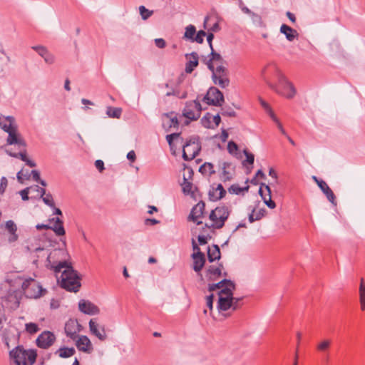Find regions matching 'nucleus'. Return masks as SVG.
Here are the masks:
<instances>
[{"instance_id": "obj_51", "label": "nucleus", "mask_w": 365, "mask_h": 365, "mask_svg": "<svg viewBox=\"0 0 365 365\" xmlns=\"http://www.w3.org/2000/svg\"><path fill=\"white\" fill-rule=\"evenodd\" d=\"M207 35L206 32L203 30L199 31L195 38H193V42L195 41L198 43H202L204 41V36Z\"/></svg>"}, {"instance_id": "obj_9", "label": "nucleus", "mask_w": 365, "mask_h": 365, "mask_svg": "<svg viewBox=\"0 0 365 365\" xmlns=\"http://www.w3.org/2000/svg\"><path fill=\"white\" fill-rule=\"evenodd\" d=\"M83 327L77 319H70L65 324V334L72 340H76L78 336V333L81 331Z\"/></svg>"}, {"instance_id": "obj_17", "label": "nucleus", "mask_w": 365, "mask_h": 365, "mask_svg": "<svg viewBox=\"0 0 365 365\" xmlns=\"http://www.w3.org/2000/svg\"><path fill=\"white\" fill-rule=\"evenodd\" d=\"M232 165L230 162H219V167L221 170V173L220 174V179L225 182L227 181H230L232 179L233 173L230 172V170H234V168H232Z\"/></svg>"}, {"instance_id": "obj_37", "label": "nucleus", "mask_w": 365, "mask_h": 365, "mask_svg": "<svg viewBox=\"0 0 365 365\" xmlns=\"http://www.w3.org/2000/svg\"><path fill=\"white\" fill-rule=\"evenodd\" d=\"M182 192L185 195H189L193 193L192 192V183L189 181L188 178H186L185 175H183V182L181 184Z\"/></svg>"}, {"instance_id": "obj_48", "label": "nucleus", "mask_w": 365, "mask_h": 365, "mask_svg": "<svg viewBox=\"0 0 365 365\" xmlns=\"http://www.w3.org/2000/svg\"><path fill=\"white\" fill-rule=\"evenodd\" d=\"M221 114L223 116L235 117L236 112L230 107H223L221 109Z\"/></svg>"}, {"instance_id": "obj_11", "label": "nucleus", "mask_w": 365, "mask_h": 365, "mask_svg": "<svg viewBox=\"0 0 365 365\" xmlns=\"http://www.w3.org/2000/svg\"><path fill=\"white\" fill-rule=\"evenodd\" d=\"M50 221H53V226L45 224H38L36 227L37 230H52L56 235L63 236L65 235V230L63 225V221L59 217L52 218Z\"/></svg>"}, {"instance_id": "obj_53", "label": "nucleus", "mask_w": 365, "mask_h": 365, "mask_svg": "<svg viewBox=\"0 0 365 365\" xmlns=\"http://www.w3.org/2000/svg\"><path fill=\"white\" fill-rule=\"evenodd\" d=\"M8 185V180L6 177H1L0 179V195H2L6 191Z\"/></svg>"}, {"instance_id": "obj_60", "label": "nucleus", "mask_w": 365, "mask_h": 365, "mask_svg": "<svg viewBox=\"0 0 365 365\" xmlns=\"http://www.w3.org/2000/svg\"><path fill=\"white\" fill-rule=\"evenodd\" d=\"M95 166L96 168L100 171L102 172L105 168H104V163L101 160H97L95 162Z\"/></svg>"}, {"instance_id": "obj_19", "label": "nucleus", "mask_w": 365, "mask_h": 365, "mask_svg": "<svg viewBox=\"0 0 365 365\" xmlns=\"http://www.w3.org/2000/svg\"><path fill=\"white\" fill-rule=\"evenodd\" d=\"M31 48L36 51L38 54L43 58L46 63L53 64L55 62V56L50 53L45 46H34Z\"/></svg>"}, {"instance_id": "obj_30", "label": "nucleus", "mask_w": 365, "mask_h": 365, "mask_svg": "<svg viewBox=\"0 0 365 365\" xmlns=\"http://www.w3.org/2000/svg\"><path fill=\"white\" fill-rule=\"evenodd\" d=\"M221 253L220 247L217 245H213L212 247L207 248V258L210 262H213L215 260L220 259Z\"/></svg>"}, {"instance_id": "obj_4", "label": "nucleus", "mask_w": 365, "mask_h": 365, "mask_svg": "<svg viewBox=\"0 0 365 365\" xmlns=\"http://www.w3.org/2000/svg\"><path fill=\"white\" fill-rule=\"evenodd\" d=\"M230 209L224 205L218 206L212 210L209 215V219L212 222L210 227L213 229L222 228L230 215Z\"/></svg>"}, {"instance_id": "obj_32", "label": "nucleus", "mask_w": 365, "mask_h": 365, "mask_svg": "<svg viewBox=\"0 0 365 365\" xmlns=\"http://www.w3.org/2000/svg\"><path fill=\"white\" fill-rule=\"evenodd\" d=\"M76 353V349L73 347L61 346L55 351L60 358H69L73 356Z\"/></svg>"}, {"instance_id": "obj_50", "label": "nucleus", "mask_w": 365, "mask_h": 365, "mask_svg": "<svg viewBox=\"0 0 365 365\" xmlns=\"http://www.w3.org/2000/svg\"><path fill=\"white\" fill-rule=\"evenodd\" d=\"M26 330L30 334H35L38 331V327L36 324L30 322L26 324Z\"/></svg>"}, {"instance_id": "obj_20", "label": "nucleus", "mask_w": 365, "mask_h": 365, "mask_svg": "<svg viewBox=\"0 0 365 365\" xmlns=\"http://www.w3.org/2000/svg\"><path fill=\"white\" fill-rule=\"evenodd\" d=\"M191 257L193 259L192 269L196 272H200L206 261L205 254L202 252H193Z\"/></svg>"}, {"instance_id": "obj_16", "label": "nucleus", "mask_w": 365, "mask_h": 365, "mask_svg": "<svg viewBox=\"0 0 365 365\" xmlns=\"http://www.w3.org/2000/svg\"><path fill=\"white\" fill-rule=\"evenodd\" d=\"M79 310L88 315H95L100 313L99 308L90 301L81 299L78 302Z\"/></svg>"}, {"instance_id": "obj_52", "label": "nucleus", "mask_w": 365, "mask_h": 365, "mask_svg": "<svg viewBox=\"0 0 365 365\" xmlns=\"http://www.w3.org/2000/svg\"><path fill=\"white\" fill-rule=\"evenodd\" d=\"M16 177L18 181L21 183H23L24 178L26 180H29L30 178V174L29 173L28 170L24 174L23 170H21L19 172L17 173Z\"/></svg>"}, {"instance_id": "obj_57", "label": "nucleus", "mask_w": 365, "mask_h": 365, "mask_svg": "<svg viewBox=\"0 0 365 365\" xmlns=\"http://www.w3.org/2000/svg\"><path fill=\"white\" fill-rule=\"evenodd\" d=\"M180 135V133H174L169 134V135H166V140L170 147L173 145V141L174 138L179 137Z\"/></svg>"}, {"instance_id": "obj_1", "label": "nucleus", "mask_w": 365, "mask_h": 365, "mask_svg": "<svg viewBox=\"0 0 365 365\" xmlns=\"http://www.w3.org/2000/svg\"><path fill=\"white\" fill-rule=\"evenodd\" d=\"M53 268L56 273L60 272L63 268H65L61 274V287L70 292H76L78 291L81 287V278L78 272L73 269L72 266L68 265L67 262L63 261L59 262Z\"/></svg>"}, {"instance_id": "obj_14", "label": "nucleus", "mask_w": 365, "mask_h": 365, "mask_svg": "<svg viewBox=\"0 0 365 365\" xmlns=\"http://www.w3.org/2000/svg\"><path fill=\"white\" fill-rule=\"evenodd\" d=\"M202 61L207 66L209 70H212L214 66V62L222 63L224 59L222 56L215 51L213 48L210 50V53L207 57L202 56Z\"/></svg>"}, {"instance_id": "obj_49", "label": "nucleus", "mask_w": 365, "mask_h": 365, "mask_svg": "<svg viewBox=\"0 0 365 365\" xmlns=\"http://www.w3.org/2000/svg\"><path fill=\"white\" fill-rule=\"evenodd\" d=\"M243 153L246 156V160H245L242 162V164L245 165V163H247L250 165H252L254 163V160H255L254 155L251 153H249L247 150H244Z\"/></svg>"}, {"instance_id": "obj_27", "label": "nucleus", "mask_w": 365, "mask_h": 365, "mask_svg": "<svg viewBox=\"0 0 365 365\" xmlns=\"http://www.w3.org/2000/svg\"><path fill=\"white\" fill-rule=\"evenodd\" d=\"M14 122L15 119L12 116H0V127L6 133L16 126Z\"/></svg>"}, {"instance_id": "obj_21", "label": "nucleus", "mask_w": 365, "mask_h": 365, "mask_svg": "<svg viewBox=\"0 0 365 365\" xmlns=\"http://www.w3.org/2000/svg\"><path fill=\"white\" fill-rule=\"evenodd\" d=\"M187 59H189L185 64V72L191 73L194 68L198 66V54L196 52H192L185 55Z\"/></svg>"}, {"instance_id": "obj_47", "label": "nucleus", "mask_w": 365, "mask_h": 365, "mask_svg": "<svg viewBox=\"0 0 365 365\" xmlns=\"http://www.w3.org/2000/svg\"><path fill=\"white\" fill-rule=\"evenodd\" d=\"M43 202L50 207H54V201L53 196L51 193H47L46 195H44L42 198Z\"/></svg>"}, {"instance_id": "obj_5", "label": "nucleus", "mask_w": 365, "mask_h": 365, "mask_svg": "<svg viewBox=\"0 0 365 365\" xmlns=\"http://www.w3.org/2000/svg\"><path fill=\"white\" fill-rule=\"evenodd\" d=\"M201 150L200 138L197 135L191 136L183 145L182 158L185 161L194 159Z\"/></svg>"}, {"instance_id": "obj_56", "label": "nucleus", "mask_w": 365, "mask_h": 365, "mask_svg": "<svg viewBox=\"0 0 365 365\" xmlns=\"http://www.w3.org/2000/svg\"><path fill=\"white\" fill-rule=\"evenodd\" d=\"M242 299V297H233V302H232V307H231V309L232 311H236L239 309L240 307V302Z\"/></svg>"}, {"instance_id": "obj_54", "label": "nucleus", "mask_w": 365, "mask_h": 365, "mask_svg": "<svg viewBox=\"0 0 365 365\" xmlns=\"http://www.w3.org/2000/svg\"><path fill=\"white\" fill-rule=\"evenodd\" d=\"M30 189H33V187H27L21 190L19 192V194L21 196L22 200H24V201L29 200V193Z\"/></svg>"}, {"instance_id": "obj_3", "label": "nucleus", "mask_w": 365, "mask_h": 365, "mask_svg": "<svg viewBox=\"0 0 365 365\" xmlns=\"http://www.w3.org/2000/svg\"><path fill=\"white\" fill-rule=\"evenodd\" d=\"M269 86L278 94L287 98H292L296 93L294 86L289 83L286 77L281 73H277V84L274 85L269 83Z\"/></svg>"}, {"instance_id": "obj_42", "label": "nucleus", "mask_w": 365, "mask_h": 365, "mask_svg": "<svg viewBox=\"0 0 365 365\" xmlns=\"http://www.w3.org/2000/svg\"><path fill=\"white\" fill-rule=\"evenodd\" d=\"M212 118V115L210 113H206L201 119L202 125L207 128H214L211 121Z\"/></svg>"}, {"instance_id": "obj_62", "label": "nucleus", "mask_w": 365, "mask_h": 365, "mask_svg": "<svg viewBox=\"0 0 365 365\" xmlns=\"http://www.w3.org/2000/svg\"><path fill=\"white\" fill-rule=\"evenodd\" d=\"M206 36H207V41L209 44L210 48L211 50L212 48H213L212 40L214 38V34L212 32H210V33H208Z\"/></svg>"}, {"instance_id": "obj_41", "label": "nucleus", "mask_w": 365, "mask_h": 365, "mask_svg": "<svg viewBox=\"0 0 365 365\" xmlns=\"http://www.w3.org/2000/svg\"><path fill=\"white\" fill-rule=\"evenodd\" d=\"M230 279H224L221 281H220L217 283L215 284H208V291L209 292H213L217 289H222L223 287L227 284V282H229Z\"/></svg>"}, {"instance_id": "obj_23", "label": "nucleus", "mask_w": 365, "mask_h": 365, "mask_svg": "<svg viewBox=\"0 0 365 365\" xmlns=\"http://www.w3.org/2000/svg\"><path fill=\"white\" fill-rule=\"evenodd\" d=\"M217 309L219 312H225L232 307L233 297L218 296Z\"/></svg>"}, {"instance_id": "obj_40", "label": "nucleus", "mask_w": 365, "mask_h": 365, "mask_svg": "<svg viewBox=\"0 0 365 365\" xmlns=\"http://www.w3.org/2000/svg\"><path fill=\"white\" fill-rule=\"evenodd\" d=\"M6 153L11 157L16 158H20L22 161H25L27 160V155H26V148H22V150L19 153H13L10 150H6Z\"/></svg>"}, {"instance_id": "obj_59", "label": "nucleus", "mask_w": 365, "mask_h": 365, "mask_svg": "<svg viewBox=\"0 0 365 365\" xmlns=\"http://www.w3.org/2000/svg\"><path fill=\"white\" fill-rule=\"evenodd\" d=\"M155 46L159 48H163L166 46V42L163 38H155Z\"/></svg>"}, {"instance_id": "obj_63", "label": "nucleus", "mask_w": 365, "mask_h": 365, "mask_svg": "<svg viewBox=\"0 0 365 365\" xmlns=\"http://www.w3.org/2000/svg\"><path fill=\"white\" fill-rule=\"evenodd\" d=\"M359 300H365V286H359Z\"/></svg>"}, {"instance_id": "obj_24", "label": "nucleus", "mask_w": 365, "mask_h": 365, "mask_svg": "<svg viewBox=\"0 0 365 365\" xmlns=\"http://www.w3.org/2000/svg\"><path fill=\"white\" fill-rule=\"evenodd\" d=\"M319 187L322 192L326 195L328 200L334 205H336V196L333 191L329 187L325 181H320L319 182Z\"/></svg>"}, {"instance_id": "obj_18", "label": "nucleus", "mask_w": 365, "mask_h": 365, "mask_svg": "<svg viewBox=\"0 0 365 365\" xmlns=\"http://www.w3.org/2000/svg\"><path fill=\"white\" fill-rule=\"evenodd\" d=\"M226 190L221 184H218L216 187L212 185L208 192V197L210 201H217L225 197Z\"/></svg>"}, {"instance_id": "obj_26", "label": "nucleus", "mask_w": 365, "mask_h": 365, "mask_svg": "<svg viewBox=\"0 0 365 365\" xmlns=\"http://www.w3.org/2000/svg\"><path fill=\"white\" fill-rule=\"evenodd\" d=\"M280 32L286 36V38L289 41H293L294 38H297L299 36L297 30L292 29L287 24H282L281 26Z\"/></svg>"}, {"instance_id": "obj_64", "label": "nucleus", "mask_w": 365, "mask_h": 365, "mask_svg": "<svg viewBox=\"0 0 365 365\" xmlns=\"http://www.w3.org/2000/svg\"><path fill=\"white\" fill-rule=\"evenodd\" d=\"M208 237L205 235H199L197 237L198 242L200 245H203L207 243Z\"/></svg>"}, {"instance_id": "obj_43", "label": "nucleus", "mask_w": 365, "mask_h": 365, "mask_svg": "<svg viewBox=\"0 0 365 365\" xmlns=\"http://www.w3.org/2000/svg\"><path fill=\"white\" fill-rule=\"evenodd\" d=\"M248 189H249V186L241 187L237 184H233L229 187L228 191L230 193L239 195L242 191H247Z\"/></svg>"}, {"instance_id": "obj_34", "label": "nucleus", "mask_w": 365, "mask_h": 365, "mask_svg": "<svg viewBox=\"0 0 365 365\" xmlns=\"http://www.w3.org/2000/svg\"><path fill=\"white\" fill-rule=\"evenodd\" d=\"M199 172H200L202 175L208 174L209 176H211L216 173L214 169L213 164L208 162L205 163L200 167Z\"/></svg>"}, {"instance_id": "obj_7", "label": "nucleus", "mask_w": 365, "mask_h": 365, "mask_svg": "<svg viewBox=\"0 0 365 365\" xmlns=\"http://www.w3.org/2000/svg\"><path fill=\"white\" fill-rule=\"evenodd\" d=\"M202 106L197 100L187 101L182 111V115L189 120H196L200 117Z\"/></svg>"}, {"instance_id": "obj_6", "label": "nucleus", "mask_w": 365, "mask_h": 365, "mask_svg": "<svg viewBox=\"0 0 365 365\" xmlns=\"http://www.w3.org/2000/svg\"><path fill=\"white\" fill-rule=\"evenodd\" d=\"M21 288L29 298L37 299L43 296L46 292V290L32 278L25 279L22 283Z\"/></svg>"}, {"instance_id": "obj_38", "label": "nucleus", "mask_w": 365, "mask_h": 365, "mask_svg": "<svg viewBox=\"0 0 365 365\" xmlns=\"http://www.w3.org/2000/svg\"><path fill=\"white\" fill-rule=\"evenodd\" d=\"M106 114L110 118H120L122 114V109L120 108L108 106L107 107Z\"/></svg>"}, {"instance_id": "obj_25", "label": "nucleus", "mask_w": 365, "mask_h": 365, "mask_svg": "<svg viewBox=\"0 0 365 365\" xmlns=\"http://www.w3.org/2000/svg\"><path fill=\"white\" fill-rule=\"evenodd\" d=\"M229 73H219L216 74V77L214 74H212V80L215 85H218L222 88H225L230 85V79L228 77Z\"/></svg>"}, {"instance_id": "obj_13", "label": "nucleus", "mask_w": 365, "mask_h": 365, "mask_svg": "<svg viewBox=\"0 0 365 365\" xmlns=\"http://www.w3.org/2000/svg\"><path fill=\"white\" fill-rule=\"evenodd\" d=\"M75 344L78 351L90 354L93 350V346L91 344V340L87 336L81 335L78 336L76 340Z\"/></svg>"}, {"instance_id": "obj_58", "label": "nucleus", "mask_w": 365, "mask_h": 365, "mask_svg": "<svg viewBox=\"0 0 365 365\" xmlns=\"http://www.w3.org/2000/svg\"><path fill=\"white\" fill-rule=\"evenodd\" d=\"M213 300H214V294H211L206 297V304L207 307L210 309V310H212L213 308Z\"/></svg>"}, {"instance_id": "obj_2", "label": "nucleus", "mask_w": 365, "mask_h": 365, "mask_svg": "<svg viewBox=\"0 0 365 365\" xmlns=\"http://www.w3.org/2000/svg\"><path fill=\"white\" fill-rule=\"evenodd\" d=\"M36 357V350H26L22 346H17L9 351V359L15 365H32Z\"/></svg>"}, {"instance_id": "obj_31", "label": "nucleus", "mask_w": 365, "mask_h": 365, "mask_svg": "<svg viewBox=\"0 0 365 365\" xmlns=\"http://www.w3.org/2000/svg\"><path fill=\"white\" fill-rule=\"evenodd\" d=\"M6 229L10 233L9 241L10 242H16L18 240V235L16 233L17 230L16 225L13 220H8L6 222Z\"/></svg>"}, {"instance_id": "obj_12", "label": "nucleus", "mask_w": 365, "mask_h": 365, "mask_svg": "<svg viewBox=\"0 0 365 365\" xmlns=\"http://www.w3.org/2000/svg\"><path fill=\"white\" fill-rule=\"evenodd\" d=\"M7 133L8 138L6 142L9 145H17L20 149L26 147V143L18 133L16 126L7 132Z\"/></svg>"}, {"instance_id": "obj_33", "label": "nucleus", "mask_w": 365, "mask_h": 365, "mask_svg": "<svg viewBox=\"0 0 365 365\" xmlns=\"http://www.w3.org/2000/svg\"><path fill=\"white\" fill-rule=\"evenodd\" d=\"M331 340H329V339H324L322 341H320L317 344V349L319 351L322 352V353H324L325 354L326 360H328L327 351H329V347L331 346Z\"/></svg>"}, {"instance_id": "obj_55", "label": "nucleus", "mask_w": 365, "mask_h": 365, "mask_svg": "<svg viewBox=\"0 0 365 365\" xmlns=\"http://www.w3.org/2000/svg\"><path fill=\"white\" fill-rule=\"evenodd\" d=\"M238 150L237 145L233 142L230 141L227 144V150L230 154H234Z\"/></svg>"}, {"instance_id": "obj_35", "label": "nucleus", "mask_w": 365, "mask_h": 365, "mask_svg": "<svg viewBox=\"0 0 365 365\" xmlns=\"http://www.w3.org/2000/svg\"><path fill=\"white\" fill-rule=\"evenodd\" d=\"M164 115L170 119V123L166 130H168L171 128H178L179 121L176 115H174L173 112L164 113Z\"/></svg>"}, {"instance_id": "obj_8", "label": "nucleus", "mask_w": 365, "mask_h": 365, "mask_svg": "<svg viewBox=\"0 0 365 365\" xmlns=\"http://www.w3.org/2000/svg\"><path fill=\"white\" fill-rule=\"evenodd\" d=\"M202 101L207 104L215 106H220L225 101L223 93L216 87H210Z\"/></svg>"}, {"instance_id": "obj_28", "label": "nucleus", "mask_w": 365, "mask_h": 365, "mask_svg": "<svg viewBox=\"0 0 365 365\" xmlns=\"http://www.w3.org/2000/svg\"><path fill=\"white\" fill-rule=\"evenodd\" d=\"M222 274V272L216 266L210 265L206 269V277L210 281H215L218 279Z\"/></svg>"}, {"instance_id": "obj_39", "label": "nucleus", "mask_w": 365, "mask_h": 365, "mask_svg": "<svg viewBox=\"0 0 365 365\" xmlns=\"http://www.w3.org/2000/svg\"><path fill=\"white\" fill-rule=\"evenodd\" d=\"M196 33V29L195 26L190 24L185 28V32L184 34V38L189 39L193 42L195 34Z\"/></svg>"}, {"instance_id": "obj_29", "label": "nucleus", "mask_w": 365, "mask_h": 365, "mask_svg": "<svg viewBox=\"0 0 365 365\" xmlns=\"http://www.w3.org/2000/svg\"><path fill=\"white\" fill-rule=\"evenodd\" d=\"M235 289L236 284L234 282L230 279L229 282H227L225 287H223L222 289L218 292V296L233 297V292L235 290Z\"/></svg>"}, {"instance_id": "obj_15", "label": "nucleus", "mask_w": 365, "mask_h": 365, "mask_svg": "<svg viewBox=\"0 0 365 365\" xmlns=\"http://www.w3.org/2000/svg\"><path fill=\"white\" fill-rule=\"evenodd\" d=\"M205 204L203 201H200L191 210L188 220L195 222L197 225L202 224V221H197V219L202 217L205 211Z\"/></svg>"}, {"instance_id": "obj_36", "label": "nucleus", "mask_w": 365, "mask_h": 365, "mask_svg": "<svg viewBox=\"0 0 365 365\" xmlns=\"http://www.w3.org/2000/svg\"><path fill=\"white\" fill-rule=\"evenodd\" d=\"M265 190H267V196H264V197H263V201L268 207L274 209L276 207V204L273 200H272L270 187L269 185H266Z\"/></svg>"}, {"instance_id": "obj_45", "label": "nucleus", "mask_w": 365, "mask_h": 365, "mask_svg": "<svg viewBox=\"0 0 365 365\" xmlns=\"http://www.w3.org/2000/svg\"><path fill=\"white\" fill-rule=\"evenodd\" d=\"M139 11L143 20L148 19L153 13V11L148 10L144 6H139Z\"/></svg>"}, {"instance_id": "obj_10", "label": "nucleus", "mask_w": 365, "mask_h": 365, "mask_svg": "<svg viewBox=\"0 0 365 365\" xmlns=\"http://www.w3.org/2000/svg\"><path fill=\"white\" fill-rule=\"evenodd\" d=\"M56 341L54 334L49 331H43L36 339V345L41 349H48Z\"/></svg>"}, {"instance_id": "obj_22", "label": "nucleus", "mask_w": 365, "mask_h": 365, "mask_svg": "<svg viewBox=\"0 0 365 365\" xmlns=\"http://www.w3.org/2000/svg\"><path fill=\"white\" fill-rule=\"evenodd\" d=\"M89 328L91 333L95 335L99 340L105 341L107 339L105 328L102 327H101V329H99L98 328V324L93 321V319L90 320Z\"/></svg>"}, {"instance_id": "obj_61", "label": "nucleus", "mask_w": 365, "mask_h": 365, "mask_svg": "<svg viewBox=\"0 0 365 365\" xmlns=\"http://www.w3.org/2000/svg\"><path fill=\"white\" fill-rule=\"evenodd\" d=\"M30 175H32V178L34 181L36 182H38V180H40V173L38 170H31V174Z\"/></svg>"}, {"instance_id": "obj_46", "label": "nucleus", "mask_w": 365, "mask_h": 365, "mask_svg": "<svg viewBox=\"0 0 365 365\" xmlns=\"http://www.w3.org/2000/svg\"><path fill=\"white\" fill-rule=\"evenodd\" d=\"M252 22L257 26L262 27L264 26V22L262 19L261 16L253 12V14L250 16Z\"/></svg>"}, {"instance_id": "obj_44", "label": "nucleus", "mask_w": 365, "mask_h": 365, "mask_svg": "<svg viewBox=\"0 0 365 365\" xmlns=\"http://www.w3.org/2000/svg\"><path fill=\"white\" fill-rule=\"evenodd\" d=\"M210 71L212 72V74H214L215 77H216V74L229 73L228 70L222 65V63H220V65L217 66L216 68L214 66L213 69Z\"/></svg>"}]
</instances>
